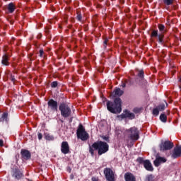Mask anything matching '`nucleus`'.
Returning <instances> with one entry per match:
<instances>
[{"label":"nucleus","instance_id":"1","mask_svg":"<svg viewBox=\"0 0 181 181\" xmlns=\"http://www.w3.org/2000/svg\"><path fill=\"white\" fill-rule=\"evenodd\" d=\"M107 108L112 114H119L122 111L121 108V98H117L115 99L114 103L108 101L107 103Z\"/></svg>","mask_w":181,"mask_h":181},{"label":"nucleus","instance_id":"2","mask_svg":"<svg viewBox=\"0 0 181 181\" xmlns=\"http://www.w3.org/2000/svg\"><path fill=\"white\" fill-rule=\"evenodd\" d=\"M93 148H95V149H98V155L101 156L106 153V152H108L110 146L106 142L97 141L93 144Z\"/></svg>","mask_w":181,"mask_h":181},{"label":"nucleus","instance_id":"3","mask_svg":"<svg viewBox=\"0 0 181 181\" xmlns=\"http://www.w3.org/2000/svg\"><path fill=\"white\" fill-rule=\"evenodd\" d=\"M59 110L61 112V115L64 118H69L71 115V109L67 104L62 103L59 105Z\"/></svg>","mask_w":181,"mask_h":181},{"label":"nucleus","instance_id":"4","mask_svg":"<svg viewBox=\"0 0 181 181\" xmlns=\"http://www.w3.org/2000/svg\"><path fill=\"white\" fill-rule=\"evenodd\" d=\"M127 134L131 141H138V139H139V132L135 127L129 129L127 131Z\"/></svg>","mask_w":181,"mask_h":181},{"label":"nucleus","instance_id":"5","mask_svg":"<svg viewBox=\"0 0 181 181\" xmlns=\"http://www.w3.org/2000/svg\"><path fill=\"white\" fill-rule=\"evenodd\" d=\"M77 136L81 141H87L88 138V133L86 131L83 125H80L78 129H77Z\"/></svg>","mask_w":181,"mask_h":181},{"label":"nucleus","instance_id":"6","mask_svg":"<svg viewBox=\"0 0 181 181\" xmlns=\"http://www.w3.org/2000/svg\"><path fill=\"white\" fill-rule=\"evenodd\" d=\"M104 175L107 181H115V172L111 168H105Z\"/></svg>","mask_w":181,"mask_h":181},{"label":"nucleus","instance_id":"7","mask_svg":"<svg viewBox=\"0 0 181 181\" xmlns=\"http://www.w3.org/2000/svg\"><path fill=\"white\" fill-rule=\"evenodd\" d=\"M137 161L139 162V163H144V166L146 170H148L149 172L153 171V167H152V164L151 163V161L146 160H144L142 158H137Z\"/></svg>","mask_w":181,"mask_h":181},{"label":"nucleus","instance_id":"8","mask_svg":"<svg viewBox=\"0 0 181 181\" xmlns=\"http://www.w3.org/2000/svg\"><path fill=\"white\" fill-rule=\"evenodd\" d=\"M172 148H173V143L169 141L163 142L160 144V151H170Z\"/></svg>","mask_w":181,"mask_h":181},{"label":"nucleus","instance_id":"9","mask_svg":"<svg viewBox=\"0 0 181 181\" xmlns=\"http://www.w3.org/2000/svg\"><path fill=\"white\" fill-rule=\"evenodd\" d=\"M61 152L64 155H67L70 152V146L67 141H63L61 145Z\"/></svg>","mask_w":181,"mask_h":181},{"label":"nucleus","instance_id":"10","mask_svg":"<svg viewBox=\"0 0 181 181\" xmlns=\"http://www.w3.org/2000/svg\"><path fill=\"white\" fill-rule=\"evenodd\" d=\"M158 29L161 34L158 35V42L159 43H162L163 42V33L166 32V28L165 25L162 24L158 25Z\"/></svg>","mask_w":181,"mask_h":181},{"label":"nucleus","instance_id":"11","mask_svg":"<svg viewBox=\"0 0 181 181\" xmlns=\"http://www.w3.org/2000/svg\"><path fill=\"white\" fill-rule=\"evenodd\" d=\"M119 118L124 119V118H129V119H134L135 118V115L128 110H126L119 116Z\"/></svg>","mask_w":181,"mask_h":181},{"label":"nucleus","instance_id":"12","mask_svg":"<svg viewBox=\"0 0 181 181\" xmlns=\"http://www.w3.org/2000/svg\"><path fill=\"white\" fill-rule=\"evenodd\" d=\"M48 108L52 111H57V102L51 99L48 101Z\"/></svg>","mask_w":181,"mask_h":181},{"label":"nucleus","instance_id":"13","mask_svg":"<svg viewBox=\"0 0 181 181\" xmlns=\"http://www.w3.org/2000/svg\"><path fill=\"white\" fill-rule=\"evenodd\" d=\"M180 156H181V147L177 146L174 148V151L172 154V158H173V159H176Z\"/></svg>","mask_w":181,"mask_h":181},{"label":"nucleus","instance_id":"14","mask_svg":"<svg viewBox=\"0 0 181 181\" xmlns=\"http://www.w3.org/2000/svg\"><path fill=\"white\" fill-rule=\"evenodd\" d=\"M166 162V158L163 157H157L154 160V165L158 168L160 165V163H165Z\"/></svg>","mask_w":181,"mask_h":181},{"label":"nucleus","instance_id":"15","mask_svg":"<svg viewBox=\"0 0 181 181\" xmlns=\"http://www.w3.org/2000/svg\"><path fill=\"white\" fill-rule=\"evenodd\" d=\"M13 176L16 179L19 180L23 176V173L21 170H19V169L16 168L13 170Z\"/></svg>","mask_w":181,"mask_h":181},{"label":"nucleus","instance_id":"16","mask_svg":"<svg viewBox=\"0 0 181 181\" xmlns=\"http://www.w3.org/2000/svg\"><path fill=\"white\" fill-rule=\"evenodd\" d=\"M124 179L126 181H136L135 176L132 175V173H127L124 175Z\"/></svg>","mask_w":181,"mask_h":181},{"label":"nucleus","instance_id":"17","mask_svg":"<svg viewBox=\"0 0 181 181\" xmlns=\"http://www.w3.org/2000/svg\"><path fill=\"white\" fill-rule=\"evenodd\" d=\"M21 155L23 159H29L30 158V153L27 150H22Z\"/></svg>","mask_w":181,"mask_h":181},{"label":"nucleus","instance_id":"18","mask_svg":"<svg viewBox=\"0 0 181 181\" xmlns=\"http://www.w3.org/2000/svg\"><path fill=\"white\" fill-rule=\"evenodd\" d=\"M114 93L115 97H121V95L124 94V90H121L120 88H117L115 90Z\"/></svg>","mask_w":181,"mask_h":181},{"label":"nucleus","instance_id":"19","mask_svg":"<svg viewBox=\"0 0 181 181\" xmlns=\"http://www.w3.org/2000/svg\"><path fill=\"white\" fill-rule=\"evenodd\" d=\"M1 63H2V64H4V66H8L9 65V62H8V55L4 54L3 56Z\"/></svg>","mask_w":181,"mask_h":181},{"label":"nucleus","instance_id":"20","mask_svg":"<svg viewBox=\"0 0 181 181\" xmlns=\"http://www.w3.org/2000/svg\"><path fill=\"white\" fill-rule=\"evenodd\" d=\"M8 12H10V13H13V11H15V5L13 4V3H10L8 4Z\"/></svg>","mask_w":181,"mask_h":181},{"label":"nucleus","instance_id":"21","mask_svg":"<svg viewBox=\"0 0 181 181\" xmlns=\"http://www.w3.org/2000/svg\"><path fill=\"white\" fill-rule=\"evenodd\" d=\"M95 151H98V149H95V147H94V144H92V146H90L89 147V152L91 155V156H94V152Z\"/></svg>","mask_w":181,"mask_h":181},{"label":"nucleus","instance_id":"22","mask_svg":"<svg viewBox=\"0 0 181 181\" xmlns=\"http://www.w3.org/2000/svg\"><path fill=\"white\" fill-rule=\"evenodd\" d=\"M1 122H4V121H8V113L4 112L2 115L1 117L0 118Z\"/></svg>","mask_w":181,"mask_h":181},{"label":"nucleus","instance_id":"23","mask_svg":"<svg viewBox=\"0 0 181 181\" xmlns=\"http://www.w3.org/2000/svg\"><path fill=\"white\" fill-rule=\"evenodd\" d=\"M160 119L162 122H166V121L168 120V117H166V115L161 114L160 115Z\"/></svg>","mask_w":181,"mask_h":181},{"label":"nucleus","instance_id":"24","mask_svg":"<svg viewBox=\"0 0 181 181\" xmlns=\"http://www.w3.org/2000/svg\"><path fill=\"white\" fill-rule=\"evenodd\" d=\"M45 139H47V141H53V139H54V137H53V136H52L47 133H45Z\"/></svg>","mask_w":181,"mask_h":181},{"label":"nucleus","instance_id":"25","mask_svg":"<svg viewBox=\"0 0 181 181\" xmlns=\"http://www.w3.org/2000/svg\"><path fill=\"white\" fill-rule=\"evenodd\" d=\"M163 4L167 5L168 6L172 5L173 4V0H163Z\"/></svg>","mask_w":181,"mask_h":181},{"label":"nucleus","instance_id":"26","mask_svg":"<svg viewBox=\"0 0 181 181\" xmlns=\"http://www.w3.org/2000/svg\"><path fill=\"white\" fill-rule=\"evenodd\" d=\"M157 108L160 111H163V110L165 108V103H161Z\"/></svg>","mask_w":181,"mask_h":181},{"label":"nucleus","instance_id":"27","mask_svg":"<svg viewBox=\"0 0 181 181\" xmlns=\"http://www.w3.org/2000/svg\"><path fill=\"white\" fill-rule=\"evenodd\" d=\"M152 37H159V35H158V30H153L151 33Z\"/></svg>","mask_w":181,"mask_h":181},{"label":"nucleus","instance_id":"28","mask_svg":"<svg viewBox=\"0 0 181 181\" xmlns=\"http://www.w3.org/2000/svg\"><path fill=\"white\" fill-rule=\"evenodd\" d=\"M159 109L158 107H156L153 110V115H159Z\"/></svg>","mask_w":181,"mask_h":181},{"label":"nucleus","instance_id":"29","mask_svg":"<svg viewBox=\"0 0 181 181\" xmlns=\"http://www.w3.org/2000/svg\"><path fill=\"white\" fill-rule=\"evenodd\" d=\"M57 81H54L51 83V87H52V88H56V87H57Z\"/></svg>","mask_w":181,"mask_h":181},{"label":"nucleus","instance_id":"30","mask_svg":"<svg viewBox=\"0 0 181 181\" xmlns=\"http://www.w3.org/2000/svg\"><path fill=\"white\" fill-rule=\"evenodd\" d=\"M153 177H154L153 175H149L147 176L146 179H147L148 181H153Z\"/></svg>","mask_w":181,"mask_h":181},{"label":"nucleus","instance_id":"31","mask_svg":"<svg viewBox=\"0 0 181 181\" xmlns=\"http://www.w3.org/2000/svg\"><path fill=\"white\" fill-rule=\"evenodd\" d=\"M138 76L142 78L144 77V71H139Z\"/></svg>","mask_w":181,"mask_h":181},{"label":"nucleus","instance_id":"32","mask_svg":"<svg viewBox=\"0 0 181 181\" xmlns=\"http://www.w3.org/2000/svg\"><path fill=\"white\" fill-rule=\"evenodd\" d=\"M43 53H44L43 49H40V57H43Z\"/></svg>","mask_w":181,"mask_h":181},{"label":"nucleus","instance_id":"33","mask_svg":"<svg viewBox=\"0 0 181 181\" xmlns=\"http://www.w3.org/2000/svg\"><path fill=\"white\" fill-rule=\"evenodd\" d=\"M42 138H43V136L42 135V134L41 133H39L38 134V139H42Z\"/></svg>","mask_w":181,"mask_h":181},{"label":"nucleus","instance_id":"34","mask_svg":"<svg viewBox=\"0 0 181 181\" xmlns=\"http://www.w3.org/2000/svg\"><path fill=\"white\" fill-rule=\"evenodd\" d=\"M11 81H13V83H15V76H11Z\"/></svg>","mask_w":181,"mask_h":181},{"label":"nucleus","instance_id":"35","mask_svg":"<svg viewBox=\"0 0 181 181\" xmlns=\"http://www.w3.org/2000/svg\"><path fill=\"white\" fill-rule=\"evenodd\" d=\"M77 19H78V21H81V16L78 15L77 16Z\"/></svg>","mask_w":181,"mask_h":181},{"label":"nucleus","instance_id":"36","mask_svg":"<svg viewBox=\"0 0 181 181\" xmlns=\"http://www.w3.org/2000/svg\"><path fill=\"white\" fill-rule=\"evenodd\" d=\"M0 146H4V141L0 140Z\"/></svg>","mask_w":181,"mask_h":181},{"label":"nucleus","instance_id":"37","mask_svg":"<svg viewBox=\"0 0 181 181\" xmlns=\"http://www.w3.org/2000/svg\"><path fill=\"white\" fill-rule=\"evenodd\" d=\"M92 181H98V180H97V178L93 177H92Z\"/></svg>","mask_w":181,"mask_h":181},{"label":"nucleus","instance_id":"38","mask_svg":"<svg viewBox=\"0 0 181 181\" xmlns=\"http://www.w3.org/2000/svg\"><path fill=\"white\" fill-rule=\"evenodd\" d=\"M126 86H127V84H126L125 83H123L122 84V87H126Z\"/></svg>","mask_w":181,"mask_h":181},{"label":"nucleus","instance_id":"39","mask_svg":"<svg viewBox=\"0 0 181 181\" xmlns=\"http://www.w3.org/2000/svg\"><path fill=\"white\" fill-rule=\"evenodd\" d=\"M107 40H105L104 41V45H105V46H107Z\"/></svg>","mask_w":181,"mask_h":181},{"label":"nucleus","instance_id":"40","mask_svg":"<svg viewBox=\"0 0 181 181\" xmlns=\"http://www.w3.org/2000/svg\"><path fill=\"white\" fill-rule=\"evenodd\" d=\"M134 112H138V111H136V109H134Z\"/></svg>","mask_w":181,"mask_h":181},{"label":"nucleus","instance_id":"41","mask_svg":"<svg viewBox=\"0 0 181 181\" xmlns=\"http://www.w3.org/2000/svg\"><path fill=\"white\" fill-rule=\"evenodd\" d=\"M165 104L166 105V106H168V103L166 102H165Z\"/></svg>","mask_w":181,"mask_h":181},{"label":"nucleus","instance_id":"42","mask_svg":"<svg viewBox=\"0 0 181 181\" xmlns=\"http://www.w3.org/2000/svg\"><path fill=\"white\" fill-rule=\"evenodd\" d=\"M180 88L181 89V86L180 87Z\"/></svg>","mask_w":181,"mask_h":181}]
</instances>
